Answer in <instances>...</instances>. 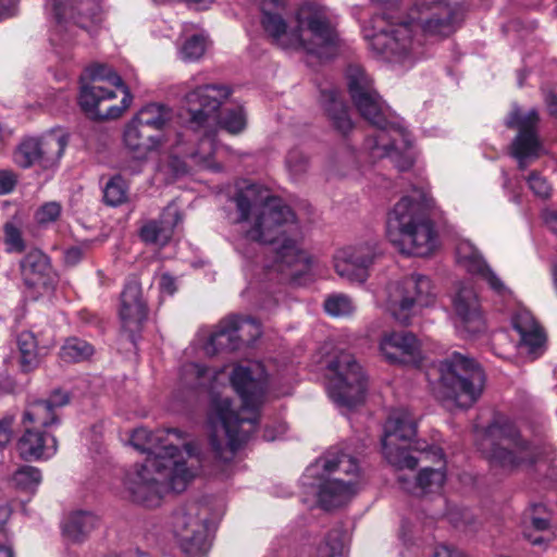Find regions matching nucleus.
Masks as SVG:
<instances>
[{
    "label": "nucleus",
    "mask_w": 557,
    "mask_h": 557,
    "mask_svg": "<svg viewBox=\"0 0 557 557\" xmlns=\"http://www.w3.org/2000/svg\"><path fill=\"white\" fill-rule=\"evenodd\" d=\"M384 8L374 13L364 39L373 54L389 62H405L422 54L426 38L443 39L455 33L456 8L447 0H419L408 18L394 14L398 0H371Z\"/></svg>",
    "instance_id": "f257e3e1"
},
{
    "label": "nucleus",
    "mask_w": 557,
    "mask_h": 557,
    "mask_svg": "<svg viewBox=\"0 0 557 557\" xmlns=\"http://www.w3.org/2000/svg\"><path fill=\"white\" fill-rule=\"evenodd\" d=\"M230 379L242 399V409L234 410L228 398L214 399L213 406L227 441L224 443L216 433L209 436L210 450L222 462L233 460L236 453L249 441L259 422L258 412L267 392V376L259 363L236 366Z\"/></svg>",
    "instance_id": "f03ea898"
},
{
    "label": "nucleus",
    "mask_w": 557,
    "mask_h": 557,
    "mask_svg": "<svg viewBox=\"0 0 557 557\" xmlns=\"http://www.w3.org/2000/svg\"><path fill=\"white\" fill-rule=\"evenodd\" d=\"M231 199L236 208L234 223L248 222L253 213L251 226L245 231L249 240L275 244L296 222L290 207L281 198L270 197L268 190L258 184L238 187Z\"/></svg>",
    "instance_id": "7ed1b4c3"
},
{
    "label": "nucleus",
    "mask_w": 557,
    "mask_h": 557,
    "mask_svg": "<svg viewBox=\"0 0 557 557\" xmlns=\"http://www.w3.org/2000/svg\"><path fill=\"white\" fill-rule=\"evenodd\" d=\"M430 199L414 191L404 196L388 212L387 237L403 253L425 257L435 247L434 225L429 216Z\"/></svg>",
    "instance_id": "20e7f679"
},
{
    "label": "nucleus",
    "mask_w": 557,
    "mask_h": 557,
    "mask_svg": "<svg viewBox=\"0 0 557 557\" xmlns=\"http://www.w3.org/2000/svg\"><path fill=\"white\" fill-rule=\"evenodd\" d=\"M82 77L78 103L95 121L115 120L131 106L133 96L122 77L110 66L95 64Z\"/></svg>",
    "instance_id": "39448f33"
},
{
    "label": "nucleus",
    "mask_w": 557,
    "mask_h": 557,
    "mask_svg": "<svg viewBox=\"0 0 557 557\" xmlns=\"http://www.w3.org/2000/svg\"><path fill=\"white\" fill-rule=\"evenodd\" d=\"M417 434L414 417L407 409L393 410L384 424L382 449L387 461L397 469L413 470L419 459L409 453L413 449L424 455L425 459L444 465L442 448L426 443L416 442L410 445Z\"/></svg>",
    "instance_id": "423d86ee"
},
{
    "label": "nucleus",
    "mask_w": 557,
    "mask_h": 557,
    "mask_svg": "<svg viewBox=\"0 0 557 557\" xmlns=\"http://www.w3.org/2000/svg\"><path fill=\"white\" fill-rule=\"evenodd\" d=\"M297 27L289 44L320 59L334 57L339 47L337 23L331 11L317 2H306L296 12Z\"/></svg>",
    "instance_id": "0eeeda50"
},
{
    "label": "nucleus",
    "mask_w": 557,
    "mask_h": 557,
    "mask_svg": "<svg viewBox=\"0 0 557 557\" xmlns=\"http://www.w3.org/2000/svg\"><path fill=\"white\" fill-rule=\"evenodd\" d=\"M440 383L448 399L463 409L472 407L485 386L481 363L467 352L453 351L438 364Z\"/></svg>",
    "instance_id": "6e6552de"
},
{
    "label": "nucleus",
    "mask_w": 557,
    "mask_h": 557,
    "mask_svg": "<svg viewBox=\"0 0 557 557\" xmlns=\"http://www.w3.org/2000/svg\"><path fill=\"white\" fill-rule=\"evenodd\" d=\"M347 86L354 106L366 121L391 136L397 135L403 139L409 136L404 119L389 111L361 66H348Z\"/></svg>",
    "instance_id": "1a4fd4ad"
},
{
    "label": "nucleus",
    "mask_w": 557,
    "mask_h": 557,
    "mask_svg": "<svg viewBox=\"0 0 557 557\" xmlns=\"http://www.w3.org/2000/svg\"><path fill=\"white\" fill-rule=\"evenodd\" d=\"M480 449L492 467L513 471L535 461L532 444L522 438L517 426L507 419H495L485 430Z\"/></svg>",
    "instance_id": "9d476101"
},
{
    "label": "nucleus",
    "mask_w": 557,
    "mask_h": 557,
    "mask_svg": "<svg viewBox=\"0 0 557 557\" xmlns=\"http://www.w3.org/2000/svg\"><path fill=\"white\" fill-rule=\"evenodd\" d=\"M191 475L184 465L170 466L161 471L154 466L137 463L127 471L124 485L134 503L152 508L159 506L165 490L184 491Z\"/></svg>",
    "instance_id": "9b49d317"
},
{
    "label": "nucleus",
    "mask_w": 557,
    "mask_h": 557,
    "mask_svg": "<svg viewBox=\"0 0 557 557\" xmlns=\"http://www.w3.org/2000/svg\"><path fill=\"white\" fill-rule=\"evenodd\" d=\"M232 92L225 84H205L186 92L183 98L185 128L206 139L214 138L219 113Z\"/></svg>",
    "instance_id": "f8f14e48"
},
{
    "label": "nucleus",
    "mask_w": 557,
    "mask_h": 557,
    "mask_svg": "<svg viewBox=\"0 0 557 557\" xmlns=\"http://www.w3.org/2000/svg\"><path fill=\"white\" fill-rule=\"evenodd\" d=\"M333 373L329 381V395L335 404L352 408L361 404L367 391V376L356 358L346 351L329 362Z\"/></svg>",
    "instance_id": "ddd939ff"
},
{
    "label": "nucleus",
    "mask_w": 557,
    "mask_h": 557,
    "mask_svg": "<svg viewBox=\"0 0 557 557\" xmlns=\"http://www.w3.org/2000/svg\"><path fill=\"white\" fill-rule=\"evenodd\" d=\"M433 289L430 277L423 274H411L391 283L387 301L393 317L400 324L408 325L416 307H426L434 301Z\"/></svg>",
    "instance_id": "4468645a"
},
{
    "label": "nucleus",
    "mask_w": 557,
    "mask_h": 557,
    "mask_svg": "<svg viewBox=\"0 0 557 557\" xmlns=\"http://www.w3.org/2000/svg\"><path fill=\"white\" fill-rule=\"evenodd\" d=\"M208 520L207 509L199 503L186 504L173 513V532L189 557L205 556L210 549Z\"/></svg>",
    "instance_id": "2eb2a0df"
},
{
    "label": "nucleus",
    "mask_w": 557,
    "mask_h": 557,
    "mask_svg": "<svg viewBox=\"0 0 557 557\" xmlns=\"http://www.w3.org/2000/svg\"><path fill=\"white\" fill-rule=\"evenodd\" d=\"M174 434L181 438L183 433L178 429L149 431L146 428L134 430L131 436V444L139 451L148 456L144 465L154 466V469L166 470L170 466L184 465L180 459L177 446L168 443L166 436Z\"/></svg>",
    "instance_id": "dca6fc26"
},
{
    "label": "nucleus",
    "mask_w": 557,
    "mask_h": 557,
    "mask_svg": "<svg viewBox=\"0 0 557 557\" xmlns=\"http://www.w3.org/2000/svg\"><path fill=\"white\" fill-rule=\"evenodd\" d=\"M376 245L362 243L339 249L334 257L336 273L350 282L364 283L377 256Z\"/></svg>",
    "instance_id": "f3484780"
},
{
    "label": "nucleus",
    "mask_w": 557,
    "mask_h": 557,
    "mask_svg": "<svg viewBox=\"0 0 557 557\" xmlns=\"http://www.w3.org/2000/svg\"><path fill=\"white\" fill-rule=\"evenodd\" d=\"M52 11L59 24L72 23L87 32L103 22L101 0H52Z\"/></svg>",
    "instance_id": "a211bd4d"
},
{
    "label": "nucleus",
    "mask_w": 557,
    "mask_h": 557,
    "mask_svg": "<svg viewBox=\"0 0 557 557\" xmlns=\"http://www.w3.org/2000/svg\"><path fill=\"white\" fill-rule=\"evenodd\" d=\"M456 327L462 336L474 337L485 331V320L474 288L461 285L453 298Z\"/></svg>",
    "instance_id": "6ab92c4d"
},
{
    "label": "nucleus",
    "mask_w": 557,
    "mask_h": 557,
    "mask_svg": "<svg viewBox=\"0 0 557 557\" xmlns=\"http://www.w3.org/2000/svg\"><path fill=\"white\" fill-rule=\"evenodd\" d=\"M119 315L122 327L127 331L132 342L135 333L139 332L148 315L147 301L143 295V287L136 277H129L121 293Z\"/></svg>",
    "instance_id": "aec40b11"
},
{
    "label": "nucleus",
    "mask_w": 557,
    "mask_h": 557,
    "mask_svg": "<svg viewBox=\"0 0 557 557\" xmlns=\"http://www.w3.org/2000/svg\"><path fill=\"white\" fill-rule=\"evenodd\" d=\"M274 268L294 285H305L310 281V259L292 238L284 237L275 249Z\"/></svg>",
    "instance_id": "412c9836"
},
{
    "label": "nucleus",
    "mask_w": 557,
    "mask_h": 557,
    "mask_svg": "<svg viewBox=\"0 0 557 557\" xmlns=\"http://www.w3.org/2000/svg\"><path fill=\"white\" fill-rule=\"evenodd\" d=\"M57 450L55 436L37 426L24 425V432L16 442V451L24 461L47 460Z\"/></svg>",
    "instance_id": "4be33fe9"
},
{
    "label": "nucleus",
    "mask_w": 557,
    "mask_h": 557,
    "mask_svg": "<svg viewBox=\"0 0 557 557\" xmlns=\"http://www.w3.org/2000/svg\"><path fill=\"white\" fill-rule=\"evenodd\" d=\"M380 350L391 363H412L420 357L418 338L405 331L386 334L380 343Z\"/></svg>",
    "instance_id": "5701e85b"
},
{
    "label": "nucleus",
    "mask_w": 557,
    "mask_h": 557,
    "mask_svg": "<svg viewBox=\"0 0 557 557\" xmlns=\"http://www.w3.org/2000/svg\"><path fill=\"white\" fill-rule=\"evenodd\" d=\"M504 124L507 128L516 131L515 139H540L542 117L537 108L525 109L518 102H512Z\"/></svg>",
    "instance_id": "b1692460"
},
{
    "label": "nucleus",
    "mask_w": 557,
    "mask_h": 557,
    "mask_svg": "<svg viewBox=\"0 0 557 557\" xmlns=\"http://www.w3.org/2000/svg\"><path fill=\"white\" fill-rule=\"evenodd\" d=\"M286 7L285 0H263L261 3V24L264 32L273 41L282 48H296V44H289L290 33L282 16Z\"/></svg>",
    "instance_id": "393cba45"
},
{
    "label": "nucleus",
    "mask_w": 557,
    "mask_h": 557,
    "mask_svg": "<svg viewBox=\"0 0 557 557\" xmlns=\"http://www.w3.org/2000/svg\"><path fill=\"white\" fill-rule=\"evenodd\" d=\"M171 120V109L157 103L144 107L127 124L124 139H140L145 135L141 129H162Z\"/></svg>",
    "instance_id": "a878e982"
},
{
    "label": "nucleus",
    "mask_w": 557,
    "mask_h": 557,
    "mask_svg": "<svg viewBox=\"0 0 557 557\" xmlns=\"http://www.w3.org/2000/svg\"><path fill=\"white\" fill-rule=\"evenodd\" d=\"M24 283L29 288L47 289L51 285L50 259L39 249H33L20 262Z\"/></svg>",
    "instance_id": "bb28decb"
},
{
    "label": "nucleus",
    "mask_w": 557,
    "mask_h": 557,
    "mask_svg": "<svg viewBox=\"0 0 557 557\" xmlns=\"http://www.w3.org/2000/svg\"><path fill=\"white\" fill-rule=\"evenodd\" d=\"M320 104L332 126L342 135H348L354 128L349 109L342 94L336 89L321 90Z\"/></svg>",
    "instance_id": "cd10ccee"
},
{
    "label": "nucleus",
    "mask_w": 557,
    "mask_h": 557,
    "mask_svg": "<svg viewBox=\"0 0 557 557\" xmlns=\"http://www.w3.org/2000/svg\"><path fill=\"white\" fill-rule=\"evenodd\" d=\"M356 493V481L334 478L325 480L318 494L320 506L331 510L345 505Z\"/></svg>",
    "instance_id": "c85d7f7f"
},
{
    "label": "nucleus",
    "mask_w": 557,
    "mask_h": 557,
    "mask_svg": "<svg viewBox=\"0 0 557 557\" xmlns=\"http://www.w3.org/2000/svg\"><path fill=\"white\" fill-rule=\"evenodd\" d=\"M244 335L238 333L236 314L228 315L221 320L218 329L213 332L206 345L208 354L219 351H234L239 349Z\"/></svg>",
    "instance_id": "c756f323"
},
{
    "label": "nucleus",
    "mask_w": 557,
    "mask_h": 557,
    "mask_svg": "<svg viewBox=\"0 0 557 557\" xmlns=\"http://www.w3.org/2000/svg\"><path fill=\"white\" fill-rule=\"evenodd\" d=\"M370 147L372 158H387L401 172L408 171L414 163L416 152L412 141H388L386 145H379L372 141Z\"/></svg>",
    "instance_id": "7c9ffc66"
},
{
    "label": "nucleus",
    "mask_w": 557,
    "mask_h": 557,
    "mask_svg": "<svg viewBox=\"0 0 557 557\" xmlns=\"http://www.w3.org/2000/svg\"><path fill=\"white\" fill-rule=\"evenodd\" d=\"M161 141H151L150 145H144L139 141H125L121 151L120 166L124 171L138 173L141 164L154 152L159 151Z\"/></svg>",
    "instance_id": "2f4dec72"
},
{
    "label": "nucleus",
    "mask_w": 557,
    "mask_h": 557,
    "mask_svg": "<svg viewBox=\"0 0 557 557\" xmlns=\"http://www.w3.org/2000/svg\"><path fill=\"white\" fill-rule=\"evenodd\" d=\"M23 425L46 429L59 424L58 413L44 399H34L27 404L23 413Z\"/></svg>",
    "instance_id": "473e14b6"
},
{
    "label": "nucleus",
    "mask_w": 557,
    "mask_h": 557,
    "mask_svg": "<svg viewBox=\"0 0 557 557\" xmlns=\"http://www.w3.org/2000/svg\"><path fill=\"white\" fill-rule=\"evenodd\" d=\"M98 524L97 517L89 511H76L63 524V533L73 541H82Z\"/></svg>",
    "instance_id": "72a5a7b5"
},
{
    "label": "nucleus",
    "mask_w": 557,
    "mask_h": 557,
    "mask_svg": "<svg viewBox=\"0 0 557 557\" xmlns=\"http://www.w3.org/2000/svg\"><path fill=\"white\" fill-rule=\"evenodd\" d=\"M462 258L469 272L481 275L495 292L502 294L506 290L502 280L493 272L478 251L472 250Z\"/></svg>",
    "instance_id": "f704fd0d"
},
{
    "label": "nucleus",
    "mask_w": 557,
    "mask_h": 557,
    "mask_svg": "<svg viewBox=\"0 0 557 557\" xmlns=\"http://www.w3.org/2000/svg\"><path fill=\"white\" fill-rule=\"evenodd\" d=\"M550 513H544L539 516L524 517L527 523L523 531L524 537L534 546L546 548L553 536L537 535V532L548 531L550 528Z\"/></svg>",
    "instance_id": "c9c22d12"
},
{
    "label": "nucleus",
    "mask_w": 557,
    "mask_h": 557,
    "mask_svg": "<svg viewBox=\"0 0 557 557\" xmlns=\"http://www.w3.org/2000/svg\"><path fill=\"white\" fill-rule=\"evenodd\" d=\"M247 127V113L242 106L227 108L219 113V124L216 134L220 129L225 131L228 135H239Z\"/></svg>",
    "instance_id": "e433bc0d"
},
{
    "label": "nucleus",
    "mask_w": 557,
    "mask_h": 557,
    "mask_svg": "<svg viewBox=\"0 0 557 557\" xmlns=\"http://www.w3.org/2000/svg\"><path fill=\"white\" fill-rule=\"evenodd\" d=\"M172 236V226L163 220H150L139 230V237L146 244L164 246Z\"/></svg>",
    "instance_id": "4c0bfd02"
},
{
    "label": "nucleus",
    "mask_w": 557,
    "mask_h": 557,
    "mask_svg": "<svg viewBox=\"0 0 557 557\" xmlns=\"http://www.w3.org/2000/svg\"><path fill=\"white\" fill-rule=\"evenodd\" d=\"M17 347L21 352V367L24 372L35 369L39 364L37 341L34 333L24 331L17 336Z\"/></svg>",
    "instance_id": "58836bf2"
},
{
    "label": "nucleus",
    "mask_w": 557,
    "mask_h": 557,
    "mask_svg": "<svg viewBox=\"0 0 557 557\" xmlns=\"http://www.w3.org/2000/svg\"><path fill=\"white\" fill-rule=\"evenodd\" d=\"M94 354V347L84 339L71 337L60 349V358L70 363L87 360Z\"/></svg>",
    "instance_id": "ea45409f"
},
{
    "label": "nucleus",
    "mask_w": 557,
    "mask_h": 557,
    "mask_svg": "<svg viewBox=\"0 0 557 557\" xmlns=\"http://www.w3.org/2000/svg\"><path fill=\"white\" fill-rule=\"evenodd\" d=\"M543 151L542 141H512L509 148L510 154L518 161L521 170L536 160Z\"/></svg>",
    "instance_id": "a19ab883"
},
{
    "label": "nucleus",
    "mask_w": 557,
    "mask_h": 557,
    "mask_svg": "<svg viewBox=\"0 0 557 557\" xmlns=\"http://www.w3.org/2000/svg\"><path fill=\"white\" fill-rule=\"evenodd\" d=\"M322 467L329 473L342 472L351 476H356L359 470L357 460L343 451L329 454Z\"/></svg>",
    "instance_id": "79ce46f5"
},
{
    "label": "nucleus",
    "mask_w": 557,
    "mask_h": 557,
    "mask_svg": "<svg viewBox=\"0 0 557 557\" xmlns=\"http://www.w3.org/2000/svg\"><path fill=\"white\" fill-rule=\"evenodd\" d=\"M128 185L121 175L111 177L103 188V201L111 207H117L127 200Z\"/></svg>",
    "instance_id": "37998d69"
},
{
    "label": "nucleus",
    "mask_w": 557,
    "mask_h": 557,
    "mask_svg": "<svg viewBox=\"0 0 557 557\" xmlns=\"http://www.w3.org/2000/svg\"><path fill=\"white\" fill-rule=\"evenodd\" d=\"M42 157L40 141H21L13 153L16 165L27 169Z\"/></svg>",
    "instance_id": "c03bdc74"
},
{
    "label": "nucleus",
    "mask_w": 557,
    "mask_h": 557,
    "mask_svg": "<svg viewBox=\"0 0 557 557\" xmlns=\"http://www.w3.org/2000/svg\"><path fill=\"white\" fill-rule=\"evenodd\" d=\"M446 480L445 472L440 468H423L416 478V486L422 492L438 491Z\"/></svg>",
    "instance_id": "a18cd8bd"
},
{
    "label": "nucleus",
    "mask_w": 557,
    "mask_h": 557,
    "mask_svg": "<svg viewBox=\"0 0 557 557\" xmlns=\"http://www.w3.org/2000/svg\"><path fill=\"white\" fill-rule=\"evenodd\" d=\"M14 484L24 491H34L41 482V472L33 466H22L13 474Z\"/></svg>",
    "instance_id": "49530a36"
},
{
    "label": "nucleus",
    "mask_w": 557,
    "mask_h": 557,
    "mask_svg": "<svg viewBox=\"0 0 557 557\" xmlns=\"http://www.w3.org/2000/svg\"><path fill=\"white\" fill-rule=\"evenodd\" d=\"M324 309L332 317H345L354 312L355 306L347 295L334 294L324 300Z\"/></svg>",
    "instance_id": "de8ad7c7"
},
{
    "label": "nucleus",
    "mask_w": 557,
    "mask_h": 557,
    "mask_svg": "<svg viewBox=\"0 0 557 557\" xmlns=\"http://www.w3.org/2000/svg\"><path fill=\"white\" fill-rule=\"evenodd\" d=\"M345 533L342 529L331 530L318 549V557H337L341 556L344 548Z\"/></svg>",
    "instance_id": "09e8293b"
},
{
    "label": "nucleus",
    "mask_w": 557,
    "mask_h": 557,
    "mask_svg": "<svg viewBox=\"0 0 557 557\" xmlns=\"http://www.w3.org/2000/svg\"><path fill=\"white\" fill-rule=\"evenodd\" d=\"M285 163L294 180L301 177L309 169V158L298 148L288 151Z\"/></svg>",
    "instance_id": "8fccbe9b"
},
{
    "label": "nucleus",
    "mask_w": 557,
    "mask_h": 557,
    "mask_svg": "<svg viewBox=\"0 0 557 557\" xmlns=\"http://www.w3.org/2000/svg\"><path fill=\"white\" fill-rule=\"evenodd\" d=\"M236 324L238 333L244 335L242 344H252L262 334L260 323L252 317L236 314Z\"/></svg>",
    "instance_id": "3c124183"
},
{
    "label": "nucleus",
    "mask_w": 557,
    "mask_h": 557,
    "mask_svg": "<svg viewBox=\"0 0 557 557\" xmlns=\"http://www.w3.org/2000/svg\"><path fill=\"white\" fill-rule=\"evenodd\" d=\"M199 147L196 150H193L187 157L198 165L211 166V157L213 153L220 151V149L224 148L223 146H219L220 141H199Z\"/></svg>",
    "instance_id": "603ef678"
},
{
    "label": "nucleus",
    "mask_w": 557,
    "mask_h": 557,
    "mask_svg": "<svg viewBox=\"0 0 557 557\" xmlns=\"http://www.w3.org/2000/svg\"><path fill=\"white\" fill-rule=\"evenodd\" d=\"M206 52V39L201 35H193L181 48V55L184 61L193 62L199 60Z\"/></svg>",
    "instance_id": "864d4df0"
},
{
    "label": "nucleus",
    "mask_w": 557,
    "mask_h": 557,
    "mask_svg": "<svg viewBox=\"0 0 557 557\" xmlns=\"http://www.w3.org/2000/svg\"><path fill=\"white\" fill-rule=\"evenodd\" d=\"M4 243L9 252H22L25 243L21 231L13 223H5L3 227Z\"/></svg>",
    "instance_id": "5fc2aeb1"
},
{
    "label": "nucleus",
    "mask_w": 557,
    "mask_h": 557,
    "mask_svg": "<svg viewBox=\"0 0 557 557\" xmlns=\"http://www.w3.org/2000/svg\"><path fill=\"white\" fill-rule=\"evenodd\" d=\"M521 345L528 347L529 352L537 354L545 343V335L539 326L520 335Z\"/></svg>",
    "instance_id": "6e6d98bb"
},
{
    "label": "nucleus",
    "mask_w": 557,
    "mask_h": 557,
    "mask_svg": "<svg viewBox=\"0 0 557 557\" xmlns=\"http://www.w3.org/2000/svg\"><path fill=\"white\" fill-rule=\"evenodd\" d=\"M512 326L513 329L519 333V335L532 331L536 327H539V324L534 320L531 312L527 310L518 311L512 317Z\"/></svg>",
    "instance_id": "4d7b16f0"
},
{
    "label": "nucleus",
    "mask_w": 557,
    "mask_h": 557,
    "mask_svg": "<svg viewBox=\"0 0 557 557\" xmlns=\"http://www.w3.org/2000/svg\"><path fill=\"white\" fill-rule=\"evenodd\" d=\"M61 214V206L55 201L42 205L36 212V220L39 224L54 222Z\"/></svg>",
    "instance_id": "13d9d810"
},
{
    "label": "nucleus",
    "mask_w": 557,
    "mask_h": 557,
    "mask_svg": "<svg viewBox=\"0 0 557 557\" xmlns=\"http://www.w3.org/2000/svg\"><path fill=\"white\" fill-rule=\"evenodd\" d=\"M184 372L187 375L195 376L196 382L194 383L195 387H205L207 385V381L210 380L211 373L210 369L206 366L199 363H188L184 367Z\"/></svg>",
    "instance_id": "bf43d9fd"
},
{
    "label": "nucleus",
    "mask_w": 557,
    "mask_h": 557,
    "mask_svg": "<svg viewBox=\"0 0 557 557\" xmlns=\"http://www.w3.org/2000/svg\"><path fill=\"white\" fill-rule=\"evenodd\" d=\"M530 189L541 198H548L550 196L552 187L548 182L541 176L537 172H531L528 177Z\"/></svg>",
    "instance_id": "052dcab7"
},
{
    "label": "nucleus",
    "mask_w": 557,
    "mask_h": 557,
    "mask_svg": "<svg viewBox=\"0 0 557 557\" xmlns=\"http://www.w3.org/2000/svg\"><path fill=\"white\" fill-rule=\"evenodd\" d=\"M44 400L57 412L58 408H62L70 403V394L62 389H54Z\"/></svg>",
    "instance_id": "680f3d73"
},
{
    "label": "nucleus",
    "mask_w": 557,
    "mask_h": 557,
    "mask_svg": "<svg viewBox=\"0 0 557 557\" xmlns=\"http://www.w3.org/2000/svg\"><path fill=\"white\" fill-rule=\"evenodd\" d=\"M17 183V176L10 170H0V195L11 193Z\"/></svg>",
    "instance_id": "e2e57ef3"
},
{
    "label": "nucleus",
    "mask_w": 557,
    "mask_h": 557,
    "mask_svg": "<svg viewBox=\"0 0 557 557\" xmlns=\"http://www.w3.org/2000/svg\"><path fill=\"white\" fill-rule=\"evenodd\" d=\"M168 165L175 176L184 175L189 171V166L186 161L173 152L169 157Z\"/></svg>",
    "instance_id": "0e129e2a"
},
{
    "label": "nucleus",
    "mask_w": 557,
    "mask_h": 557,
    "mask_svg": "<svg viewBox=\"0 0 557 557\" xmlns=\"http://www.w3.org/2000/svg\"><path fill=\"white\" fill-rule=\"evenodd\" d=\"M83 257H84V249L78 246H73L64 251L63 258H64V262L66 265L74 267L78 262H81Z\"/></svg>",
    "instance_id": "69168bd1"
},
{
    "label": "nucleus",
    "mask_w": 557,
    "mask_h": 557,
    "mask_svg": "<svg viewBox=\"0 0 557 557\" xmlns=\"http://www.w3.org/2000/svg\"><path fill=\"white\" fill-rule=\"evenodd\" d=\"M543 101L546 107L547 113L557 119V94L553 90H545Z\"/></svg>",
    "instance_id": "338daca9"
},
{
    "label": "nucleus",
    "mask_w": 557,
    "mask_h": 557,
    "mask_svg": "<svg viewBox=\"0 0 557 557\" xmlns=\"http://www.w3.org/2000/svg\"><path fill=\"white\" fill-rule=\"evenodd\" d=\"M17 4V0H0V21L15 15Z\"/></svg>",
    "instance_id": "774afa93"
}]
</instances>
